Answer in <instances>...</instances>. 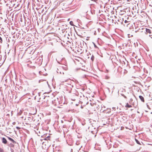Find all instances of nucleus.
<instances>
[{
  "instance_id": "f257e3e1",
  "label": "nucleus",
  "mask_w": 152,
  "mask_h": 152,
  "mask_svg": "<svg viewBox=\"0 0 152 152\" xmlns=\"http://www.w3.org/2000/svg\"><path fill=\"white\" fill-rule=\"evenodd\" d=\"M60 5L63 10H66L67 8L69 7L68 6L66 3L61 2L60 4Z\"/></svg>"
},
{
  "instance_id": "f03ea898",
  "label": "nucleus",
  "mask_w": 152,
  "mask_h": 152,
  "mask_svg": "<svg viewBox=\"0 0 152 152\" xmlns=\"http://www.w3.org/2000/svg\"><path fill=\"white\" fill-rule=\"evenodd\" d=\"M108 87L107 88V89L110 92V89L111 88L112 89H113L114 88V86L113 84H109L108 85Z\"/></svg>"
},
{
  "instance_id": "7ed1b4c3",
  "label": "nucleus",
  "mask_w": 152,
  "mask_h": 152,
  "mask_svg": "<svg viewBox=\"0 0 152 152\" xmlns=\"http://www.w3.org/2000/svg\"><path fill=\"white\" fill-rule=\"evenodd\" d=\"M111 109L110 108H107L106 110H104L103 112L104 113H109L111 112Z\"/></svg>"
},
{
  "instance_id": "20e7f679",
  "label": "nucleus",
  "mask_w": 152,
  "mask_h": 152,
  "mask_svg": "<svg viewBox=\"0 0 152 152\" xmlns=\"http://www.w3.org/2000/svg\"><path fill=\"white\" fill-rule=\"evenodd\" d=\"M57 72L58 73H59L61 74H64V72L62 70H61V68L58 69Z\"/></svg>"
},
{
  "instance_id": "39448f33",
  "label": "nucleus",
  "mask_w": 152,
  "mask_h": 152,
  "mask_svg": "<svg viewBox=\"0 0 152 152\" xmlns=\"http://www.w3.org/2000/svg\"><path fill=\"white\" fill-rule=\"evenodd\" d=\"M2 143L5 144H7V141L5 138L3 137L2 139Z\"/></svg>"
},
{
  "instance_id": "423d86ee",
  "label": "nucleus",
  "mask_w": 152,
  "mask_h": 152,
  "mask_svg": "<svg viewBox=\"0 0 152 152\" xmlns=\"http://www.w3.org/2000/svg\"><path fill=\"white\" fill-rule=\"evenodd\" d=\"M139 98L142 102H144V99L143 97L142 96L140 95L139 96Z\"/></svg>"
},
{
  "instance_id": "0eeeda50",
  "label": "nucleus",
  "mask_w": 152,
  "mask_h": 152,
  "mask_svg": "<svg viewBox=\"0 0 152 152\" xmlns=\"http://www.w3.org/2000/svg\"><path fill=\"white\" fill-rule=\"evenodd\" d=\"M8 139L10 141L12 142L14 144L16 142L12 138L10 137H8Z\"/></svg>"
},
{
  "instance_id": "6e6552de",
  "label": "nucleus",
  "mask_w": 152,
  "mask_h": 152,
  "mask_svg": "<svg viewBox=\"0 0 152 152\" xmlns=\"http://www.w3.org/2000/svg\"><path fill=\"white\" fill-rule=\"evenodd\" d=\"M125 107H126L130 108L132 107V106L130 105H129L128 103H126Z\"/></svg>"
},
{
  "instance_id": "1a4fd4ad",
  "label": "nucleus",
  "mask_w": 152,
  "mask_h": 152,
  "mask_svg": "<svg viewBox=\"0 0 152 152\" xmlns=\"http://www.w3.org/2000/svg\"><path fill=\"white\" fill-rule=\"evenodd\" d=\"M146 31L147 33L149 34H151V30L149 29L146 28Z\"/></svg>"
},
{
  "instance_id": "9d476101",
  "label": "nucleus",
  "mask_w": 152,
  "mask_h": 152,
  "mask_svg": "<svg viewBox=\"0 0 152 152\" xmlns=\"http://www.w3.org/2000/svg\"><path fill=\"white\" fill-rule=\"evenodd\" d=\"M28 120L29 122H31L32 121V118L31 117H28Z\"/></svg>"
},
{
  "instance_id": "9b49d317",
  "label": "nucleus",
  "mask_w": 152,
  "mask_h": 152,
  "mask_svg": "<svg viewBox=\"0 0 152 152\" xmlns=\"http://www.w3.org/2000/svg\"><path fill=\"white\" fill-rule=\"evenodd\" d=\"M135 140L136 143L137 144H138L139 145H140L141 144L140 143V142L137 139L135 138Z\"/></svg>"
},
{
  "instance_id": "f8f14e48",
  "label": "nucleus",
  "mask_w": 152,
  "mask_h": 152,
  "mask_svg": "<svg viewBox=\"0 0 152 152\" xmlns=\"http://www.w3.org/2000/svg\"><path fill=\"white\" fill-rule=\"evenodd\" d=\"M69 23H70V25H71V26H74L73 22L72 21H70L69 22Z\"/></svg>"
},
{
  "instance_id": "ddd939ff",
  "label": "nucleus",
  "mask_w": 152,
  "mask_h": 152,
  "mask_svg": "<svg viewBox=\"0 0 152 152\" xmlns=\"http://www.w3.org/2000/svg\"><path fill=\"white\" fill-rule=\"evenodd\" d=\"M94 59V56L93 55H92L91 58V59L92 60V61H93Z\"/></svg>"
},
{
  "instance_id": "4468645a",
  "label": "nucleus",
  "mask_w": 152,
  "mask_h": 152,
  "mask_svg": "<svg viewBox=\"0 0 152 152\" xmlns=\"http://www.w3.org/2000/svg\"><path fill=\"white\" fill-rule=\"evenodd\" d=\"M2 38L0 37V42L2 43Z\"/></svg>"
},
{
  "instance_id": "2eb2a0df",
  "label": "nucleus",
  "mask_w": 152,
  "mask_h": 152,
  "mask_svg": "<svg viewBox=\"0 0 152 152\" xmlns=\"http://www.w3.org/2000/svg\"><path fill=\"white\" fill-rule=\"evenodd\" d=\"M135 29H136L135 30V32H137V31H138V30L139 29H140L139 28H135Z\"/></svg>"
},
{
  "instance_id": "dca6fc26",
  "label": "nucleus",
  "mask_w": 152,
  "mask_h": 152,
  "mask_svg": "<svg viewBox=\"0 0 152 152\" xmlns=\"http://www.w3.org/2000/svg\"><path fill=\"white\" fill-rule=\"evenodd\" d=\"M0 152H3V150L1 148H0Z\"/></svg>"
},
{
  "instance_id": "f3484780",
  "label": "nucleus",
  "mask_w": 152,
  "mask_h": 152,
  "mask_svg": "<svg viewBox=\"0 0 152 152\" xmlns=\"http://www.w3.org/2000/svg\"><path fill=\"white\" fill-rule=\"evenodd\" d=\"M109 77L108 76H106L105 77V79H109Z\"/></svg>"
},
{
  "instance_id": "a211bd4d",
  "label": "nucleus",
  "mask_w": 152,
  "mask_h": 152,
  "mask_svg": "<svg viewBox=\"0 0 152 152\" xmlns=\"http://www.w3.org/2000/svg\"><path fill=\"white\" fill-rule=\"evenodd\" d=\"M122 95L123 96L124 98L126 99V98H127L126 97L125 95H124V94H122Z\"/></svg>"
},
{
  "instance_id": "6ab92c4d",
  "label": "nucleus",
  "mask_w": 152,
  "mask_h": 152,
  "mask_svg": "<svg viewBox=\"0 0 152 152\" xmlns=\"http://www.w3.org/2000/svg\"><path fill=\"white\" fill-rule=\"evenodd\" d=\"M150 1L151 2V4H149V6L152 7V0H150Z\"/></svg>"
},
{
  "instance_id": "aec40b11",
  "label": "nucleus",
  "mask_w": 152,
  "mask_h": 152,
  "mask_svg": "<svg viewBox=\"0 0 152 152\" xmlns=\"http://www.w3.org/2000/svg\"><path fill=\"white\" fill-rule=\"evenodd\" d=\"M16 128L18 130L19 129H20V128L19 127H18V126H17L16 127Z\"/></svg>"
},
{
  "instance_id": "412c9836",
  "label": "nucleus",
  "mask_w": 152,
  "mask_h": 152,
  "mask_svg": "<svg viewBox=\"0 0 152 152\" xmlns=\"http://www.w3.org/2000/svg\"><path fill=\"white\" fill-rule=\"evenodd\" d=\"M49 137V136L47 137L45 139V140H47L48 139V137Z\"/></svg>"
},
{
  "instance_id": "4be33fe9",
  "label": "nucleus",
  "mask_w": 152,
  "mask_h": 152,
  "mask_svg": "<svg viewBox=\"0 0 152 152\" xmlns=\"http://www.w3.org/2000/svg\"><path fill=\"white\" fill-rule=\"evenodd\" d=\"M92 1H94V2H96V1H97L98 0H91Z\"/></svg>"
},
{
  "instance_id": "5701e85b",
  "label": "nucleus",
  "mask_w": 152,
  "mask_h": 152,
  "mask_svg": "<svg viewBox=\"0 0 152 152\" xmlns=\"http://www.w3.org/2000/svg\"><path fill=\"white\" fill-rule=\"evenodd\" d=\"M124 22L125 23H127V22H128V21L126 20H125V21H124Z\"/></svg>"
},
{
  "instance_id": "b1692460",
  "label": "nucleus",
  "mask_w": 152,
  "mask_h": 152,
  "mask_svg": "<svg viewBox=\"0 0 152 152\" xmlns=\"http://www.w3.org/2000/svg\"><path fill=\"white\" fill-rule=\"evenodd\" d=\"M103 107L105 108V107H104V105H103L102 106V108Z\"/></svg>"
},
{
  "instance_id": "393cba45",
  "label": "nucleus",
  "mask_w": 152,
  "mask_h": 152,
  "mask_svg": "<svg viewBox=\"0 0 152 152\" xmlns=\"http://www.w3.org/2000/svg\"><path fill=\"white\" fill-rule=\"evenodd\" d=\"M94 47H97V46H96V45H95V44L94 43Z\"/></svg>"
},
{
  "instance_id": "a878e982",
  "label": "nucleus",
  "mask_w": 152,
  "mask_h": 152,
  "mask_svg": "<svg viewBox=\"0 0 152 152\" xmlns=\"http://www.w3.org/2000/svg\"><path fill=\"white\" fill-rule=\"evenodd\" d=\"M15 124V122H13V125H14V124Z\"/></svg>"
},
{
  "instance_id": "bb28decb",
  "label": "nucleus",
  "mask_w": 152,
  "mask_h": 152,
  "mask_svg": "<svg viewBox=\"0 0 152 152\" xmlns=\"http://www.w3.org/2000/svg\"><path fill=\"white\" fill-rule=\"evenodd\" d=\"M67 67H66V69H66H66H67Z\"/></svg>"
},
{
  "instance_id": "cd10ccee",
  "label": "nucleus",
  "mask_w": 152,
  "mask_h": 152,
  "mask_svg": "<svg viewBox=\"0 0 152 152\" xmlns=\"http://www.w3.org/2000/svg\"><path fill=\"white\" fill-rule=\"evenodd\" d=\"M151 36H152V35H149V36H150V37H151Z\"/></svg>"
},
{
  "instance_id": "c85d7f7f",
  "label": "nucleus",
  "mask_w": 152,
  "mask_h": 152,
  "mask_svg": "<svg viewBox=\"0 0 152 152\" xmlns=\"http://www.w3.org/2000/svg\"><path fill=\"white\" fill-rule=\"evenodd\" d=\"M137 113H139V112L138 111L137 112Z\"/></svg>"
},
{
  "instance_id": "c756f323",
  "label": "nucleus",
  "mask_w": 152,
  "mask_h": 152,
  "mask_svg": "<svg viewBox=\"0 0 152 152\" xmlns=\"http://www.w3.org/2000/svg\"><path fill=\"white\" fill-rule=\"evenodd\" d=\"M67 81V80H66L65 81V82H66Z\"/></svg>"
},
{
  "instance_id": "7c9ffc66",
  "label": "nucleus",
  "mask_w": 152,
  "mask_h": 152,
  "mask_svg": "<svg viewBox=\"0 0 152 152\" xmlns=\"http://www.w3.org/2000/svg\"><path fill=\"white\" fill-rule=\"evenodd\" d=\"M151 38L152 39V37H151Z\"/></svg>"
},
{
  "instance_id": "2f4dec72",
  "label": "nucleus",
  "mask_w": 152,
  "mask_h": 152,
  "mask_svg": "<svg viewBox=\"0 0 152 152\" xmlns=\"http://www.w3.org/2000/svg\"><path fill=\"white\" fill-rule=\"evenodd\" d=\"M64 126H63V127H64Z\"/></svg>"
}]
</instances>
